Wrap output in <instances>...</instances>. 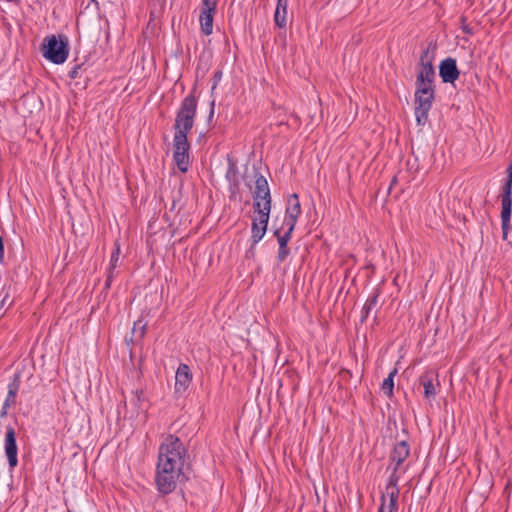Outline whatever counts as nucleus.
Masks as SVG:
<instances>
[{
  "instance_id": "obj_1",
  "label": "nucleus",
  "mask_w": 512,
  "mask_h": 512,
  "mask_svg": "<svg viewBox=\"0 0 512 512\" xmlns=\"http://www.w3.org/2000/svg\"><path fill=\"white\" fill-rule=\"evenodd\" d=\"M194 119L176 113L174 122L173 160L177 168L185 173L189 168L190 144L188 134L194 126Z\"/></svg>"
},
{
  "instance_id": "obj_2",
  "label": "nucleus",
  "mask_w": 512,
  "mask_h": 512,
  "mask_svg": "<svg viewBox=\"0 0 512 512\" xmlns=\"http://www.w3.org/2000/svg\"><path fill=\"white\" fill-rule=\"evenodd\" d=\"M43 57L54 64H63L69 56V40L64 34L48 35L40 48Z\"/></svg>"
},
{
  "instance_id": "obj_3",
  "label": "nucleus",
  "mask_w": 512,
  "mask_h": 512,
  "mask_svg": "<svg viewBox=\"0 0 512 512\" xmlns=\"http://www.w3.org/2000/svg\"><path fill=\"white\" fill-rule=\"evenodd\" d=\"M434 85L416 86L415 117L417 125L424 126L428 121V113L434 100Z\"/></svg>"
},
{
  "instance_id": "obj_4",
  "label": "nucleus",
  "mask_w": 512,
  "mask_h": 512,
  "mask_svg": "<svg viewBox=\"0 0 512 512\" xmlns=\"http://www.w3.org/2000/svg\"><path fill=\"white\" fill-rule=\"evenodd\" d=\"M186 448L179 437L169 434L159 447L158 457L185 462Z\"/></svg>"
},
{
  "instance_id": "obj_5",
  "label": "nucleus",
  "mask_w": 512,
  "mask_h": 512,
  "mask_svg": "<svg viewBox=\"0 0 512 512\" xmlns=\"http://www.w3.org/2000/svg\"><path fill=\"white\" fill-rule=\"evenodd\" d=\"M432 46V43H429L428 48L423 51L421 57H420V65L422 66V69L417 74L416 77V86L421 85H433L435 80V68L432 64L434 59V52L430 55V47ZM436 45H433V51H435Z\"/></svg>"
},
{
  "instance_id": "obj_6",
  "label": "nucleus",
  "mask_w": 512,
  "mask_h": 512,
  "mask_svg": "<svg viewBox=\"0 0 512 512\" xmlns=\"http://www.w3.org/2000/svg\"><path fill=\"white\" fill-rule=\"evenodd\" d=\"M181 475L185 476L184 473L156 469L155 482L158 491L163 495L172 493L176 489L177 481Z\"/></svg>"
},
{
  "instance_id": "obj_7",
  "label": "nucleus",
  "mask_w": 512,
  "mask_h": 512,
  "mask_svg": "<svg viewBox=\"0 0 512 512\" xmlns=\"http://www.w3.org/2000/svg\"><path fill=\"white\" fill-rule=\"evenodd\" d=\"M217 3L213 0H202L201 13L199 16L201 31L209 36L213 32V19L216 13Z\"/></svg>"
},
{
  "instance_id": "obj_8",
  "label": "nucleus",
  "mask_w": 512,
  "mask_h": 512,
  "mask_svg": "<svg viewBox=\"0 0 512 512\" xmlns=\"http://www.w3.org/2000/svg\"><path fill=\"white\" fill-rule=\"evenodd\" d=\"M381 290L380 288H375L372 295L368 297L366 303L364 304L362 311L360 322L364 323L367 318L373 313V321L374 324H378V310L381 308L384 301H380Z\"/></svg>"
},
{
  "instance_id": "obj_9",
  "label": "nucleus",
  "mask_w": 512,
  "mask_h": 512,
  "mask_svg": "<svg viewBox=\"0 0 512 512\" xmlns=\"http://www.w3.org/2000/svg\"><path fill=\"white\" fill-rule=\"evenodd\" d=\"M284 229L283 225L276 227L274 225V231L273 235L277 238L279 249L277 254V261L279 263H282L286 260V258L290 254V248L288 247V243L291 239L293 229L287 228V230L284 232V234L281 233V231Z\"/></svg>"
},
{
  "instance_id": "obj_10",
  "label": "nucleus",
  "mask_w": 512,
  "mask_h": 512,
  "mask_svg": "<svg viewBox=\"0 0 512 512\" xmlns=\"http://www.w3.org/2000/svg\"><path fill=\"white\" fill-rule=\"evenodd\" d=\"M501 228L502 238H507L511 229L510 219L512 214V193L501 192Z\"/></svg>"
},
{
  "instance_id": "obj_11",
  "label": "nucleus",
  "mask_w": 512,
  "mask_h": 512,
  "mask_svg": "<svg viewBox=\"0 0 512 512\" xmlns=\"http://www.w3.org/2000/svg\"><path fill=\"white\" fill-rule=\"evenodd\" d=\"M192 382V373L187 364L181 363L175 374L174 392L178 396L183 395Z\"/></svg>"
},
{
  "instance_id": "obj_12",
  "label": "nucleus",
  "mask_w": 512,
  "mask_h": 512,
  "mask_svg": "<svg viewBox=\"0 0 512 512\" xmlns=\"http://www.w3.org/2000/svg\"><path fill=\"white\" fill-rule=\"evenodd\" d=\"M460 75V71L457 67L456 59L447 57L443 59L439 64V76L443 83L453 84Z\"/></svg>"
},
{
  "instance_id": "obj_13",
  "label": "nucleus",
  "mask_w": 512,
  "mask_h": 512,
  "mask_svg": "<svg viewBox=\"0 0 512 512\" xmlns=\"http://www.w3.org/2000/svg\"><path fill=\"white\" fill-rule=\"evenodd\" d=\"M17 453L18 448L15 429L12 426H7L5 434V454L10 468H15L18 464Z\"/></svg>"
},
{
  "instance_id": "obj_14",
  "label": "nucleus",
  "mask_w": 512,
  "mask_h": 512,
  "mask_svg": "<svg viewBox=\"0 0 512 512\" xmlns=\"http://www.w3.org/2000/svg\"><path fill=\"white\" fill-rule=\"evenodd\" d=\"M300 214L301 206L298 195L293 194L290 196L288 200V205L286 207V216L281 225H283V227H287L294 230L297 223V219Z\"/></svg>"
},
{
  "instance_id": "obj_15",
  "label": "nucleus",
  "mask_w": 512,
  "mask_h": 512,
  "mask_svg": "<svg viewBox=\"0 0 512 512\" xmlns=\"http://www.w3.org/2000/svg\"><path fill=\"white\" fill-rule=\"evenodd\" d=\"M253 203L263 201V204H271V194L267 179L260 173L255 174V190L253 192Z\"/></svg>"
},
{
  "instance_id": "obj_16",
  "label": "nucleus",
  "mask_w": 512,
  "mask_h": 512,
  "mask_svg": "<svg viewBox=\"0 0 512 512\" xmlns=\"http://www.w3.org/2000/svg\"><path fill=\"white\" fill-rule=\"evenodd\" d=\"M438 375L434 371H426L419 377V384L424 388V399L431 402L437 395V387L440 386L439 382L435 385L434 378Z\"/></svg>"
},
{
  "instance_id": "obj_17",
  "label": "nucleus",
  "mask_w": 512,
  "mask_h": 512,
  "mask_svg": "<svg viewBox=\"0 0 512 512\" xmlns=\"http://www.w3.org/2000/svg\"><path fill=\"white\" fill-rule=\"evenodd\" d=\"M409 455L410 446L406 440L396 443L389 455L391 464L388 466V469H390L392 465L395 466V468H400Z\"/></svg>"
},
{
  "instance_id": "obj_18",
  "label": "nucleus",
  "mask_w": 512,
  "mask_h": 512,
  "mask_svg": "<svg viewBox=\"0 0 512 512\" xmlns=\"http://www.w3.org/2000/svg\"><path fill=\"white\" fill-rule=\"evenodd\" d=\"M196 89V85H194L190 93L182 100L180 107L176 113L183 116L185 115L195 120L198 105Z\"/></svg>"
},
{
  "instance_id": "obj_19",
  "label": "nucleus",
  "mask_w": 512,
  "mask_h": 512,
  "mask_svg": "<svg viewBox=\"0 0 512 512\" xmlns=\"http://www.w3.org/2000/svg\"><path fill=\"white\" fill-rule=\"evenodd\" d=\"M253 212L256 214L252 221H259L260 224L269 223L271 204L253 203Z\"/></svg>"
},
{
  "instance_id": "obj_20",
  "label": "nucleus",
  "mask_w": 512,
  "mask_h": 512,
  "mask_svg": "<svg viewBox=\"0 0 512 512\" xmlns=\"http://www.w3.org/2000/svg\"><path fill=\"white\" fill-rule=\"evenodd\" d=\"M20 388V374H14L11 382L8 385V393L3 404L6 406H14L16 404V396Z\"/></svg>"
},
{
  "instance_id": "obj_21",
  "label": "nucleus",
  "mask_w": 512,
  "mask_h": 512,
  "mask_svg": "<svg viewBox=\"0 0 512 512\" xmlns=\"http://www.w3.org/2000/svg\"><path fill=\"white\" fill-rule=\"evenodd\" d=\"M399 495L392 493H383L378 512H395L397 510V500Z\"/></svg>"
},
{
  "instance_id": "obj_22",
  "label": "nucleus",
  "mask_w": 512,
  "mask_h": 512,
  "mask_svg": "<svg viewBox=\"0 0 512 512\" xmlns=\"http://www.w3.org/2000/svg\"><path fill=\"white\" fill-rule=\"evenodd\" d=\"M183 466H184L183 461H177V460H171L170 458L158 457L156 469L184 473Z\"/></svg>"
},
{
  "instance_id": "obj_23",
  "label": "nucleus",
  "mask_w": 512,
  "mask_h": 512,
  "mask_svg": "<svg viewBox=\"0 0 512 512\" xmlns=\"http://www.w3.org/2000/svg\"><path fill=\"white\" fill-rule=\"evenodd\" d=\"M288 0H278L275 13L274 22L279 28L286 26V14H287Z\"/></svg>"
},
{
  "instance_id": "obj_24",
  "label": "nucleus",
  "mask_w": 512,
  "mask_h": 512,
  "mask_svg": "<svg viewBox=\"0 0 512 512\" xmlns=\"http://www.w3.org/2000/svg\"><path fill=\"white\" fill-rule=\"evenodd\" d=\"M267 222L260 224L259 221H252L251 224V241L252 245L259 243L267 231Z\"/></svg>"
},
{
  "instance_id": "obj_25",
  "label": "nucleus",
  "mask_w": 512,
  "mask_h": 512,
  "mask_svg": "<svg viewBox=\"0 0 512 512\" xmlns=\"http://www.w3.org/2000/svg\"><path fill=\"white\" fill-rule=\"evenodd\" d=\"M392 468V472L388 478V483L386 485V488H385V492L384 493H392L393 494H398L399 495V488H398V482H399V475H398V470L399 468H395V466H391Z\"/></svg>"
},
{
  "instance_id": "obj_26",
  "label": "nucleus",
  "mask_w": 512,
  "mask_h": 512,
  "mask_svg": "<svg viewBox=\"0 0 512 512\" xmlns=\"http://www.w3.org/2000/svg\"><path fill=\"white\" fill-rule=\"evenodd\" d=\"M397 374V369L394 368L389 374L388 377L384 379L381 390L388 397L391 398L393 396L394 389V377Z\"/></svg>"
},
{
  "instance_id": "obj_27",
  "label": "nucleus",
  "mask_w": 512,
  "mask_h": 512,
  "mask_svg": "<svg viewBox=\"0 0 512 512\" xmlns=\"http://www.w3.org/2000/svg\"><path fill=\"white\" fill-rule=\"evenodd\" d=\"M119 255H120V246L118 243H116L115 248L111 253L108 271L114 272L115 268L117 267V263L119 261Z\"/></svg>"
},
{
  "instance_id": "obj_28",
  "label": "nucleus",
  "mask_w": 512,
  "mask_h": 512,
  "mask_svg": "<svg viewBox=\"0 0 512 512\" xmlns=\"http://www.w3.org/2000/svg\"><path fill=\"white\" fill-rule=\"evenodd\" d=\"M502 192L512 193V162L507 167V178L502 187Z\"/></svg>"
},
{
  "instance_id": "obj_29",
  "label": "nucleus",
  "mask_w": 512,
  "mask_h": 512,
  "mask_svg": "<svg viewBox=\"0 0 512 512\" xmlns=\"http://www.w3.org/2000/svg\"><path fill=\"white\" fill-rule=\"evenodd\" d=\"M132 394V398H131V402L138 408V409H143L142 408V396H143V391L142 390H136V391H132L131 392Z\"/></svg>"
},
{
  "instance_id": "obj_30",
  "label": "nucleus",
  "mask_w": 512,
  "mask_h": 512,
  "mask_svg": "<svg viewBox=\"0 0 512 512\" xmlns=\"http://www.w3.org/2000/svg\"><path fill=\"white\" fill-rule=\"evenodd\" d=\"M137 329H139V337L143 338L145 335L146 324H141V321L135 322L133 326V333H136Z\"/></svg>"
},
{
  "instance_id": "obj_31",
  "label": "nucleus",
  "mask_w": 512,
  "mask_h": 512,
  "mask_svg": "<svg viewBox=\"0 0 512 512\" xmlns=\"http://www.w3.org/2000/svg\"><path fill=\"white\" fill-rule=\"evenodd\" d=\"M113 278H114V272L108 271L107 277H106V280H105V285H104V290L105 291L110 289L111 283L113 281Z\"/></svg>"
},
{
  "instance_id": "obj_32",
  "label": "nucleus",
  "mask_w": 512,
  "mask_h": 512,
  "mask_svg": "<svg viewBox=\"0 0 512 512\" xmlns=\"http://www.w3.org/2000/svg\"><path fill=\"white\" fill-rule=\"evenodd\" d=\"M82 65L79 64V65H76L74 66L70 71H69V77L71 79H76L79 75V70L81 69Z\"/></svg>"
},
{
  "instance_id": "obj_33",
  "label": "nucleus",
  "mask_w": 512,
  "mask_h": 512,
  "mask_svg": "<svg viewBox=\"0 0 512 512\" xmlns=\"http://www.w3.org/2000/svg\"><path fill=\"white\" fill-rule=\"evenodd\" d=\"M222 78V71L221 70H217L215 71L214 75H213V86H212V90H214L218 84V82L221 80Z\"/></svg>"
},
{
  "instance_id": "obj_34",
  "label": "nucleus",
  "mask_w": 512,
  "mask_h": 512,
  "mask_svg": "<svg viewBox=\"0 0 512 512\" xmlns=\"http://www.w3.org/2000/svg\"><path fill=\"white\" fill-rule=\"evenodd\" d=\"M228 160H229V166H228V170H227V174H226L227 178H229L230 173H235V170H236V164L231 159H228Z\"/></svg>"
},
{
  "instance_id": "obj_35",
  "label": "nucleus",
  "mask_w": 512,
  "mask_h": 512,
  "mask_svg": "<svg viewBox=\"0 0 512 512\" xmlns=\"http://www.w3.org/2000/svg\"><path fill=\"white\" fill-rule=\"evenodd\" d=\"M214 111H215V101L212 100L210 103V111H209L208 121L212 120V118L214 116Z\"/></svg>"
},
{
  "instance_id": "obj_36",
  "label": "nucleus",
  "mask_w": 512,
  "mask_h": 512,
  "mask_svg": "<svg viewBox=\"0 0 512 512\" xmlns=\"http://www.w3.org/2000/svg\"><path fill=\"white\" fill-rule=\"evenodd\" d=\"M4 260V242L3 238L0 236V263Z\"/></svg>"
},
{
  "instance_id": "obj_37",
  "label": "nucleus",
  "mask_w": 512,
  "mask_h": 512,
  "mask_svg": "<svg viewBox=\"0 0 512 512\" xmlns=\"http://www.w3.org/2000/svg\"><path fill=\"white\" fill-rule=\"evenodd\" d=\"M9 408L10 406H6L5 404H3L2 409L0 411V418H5L8 415Z\"/></svg>"
},
{
  "instance_id": "obj_38",
  "label": "nucleus",
  "mask_w": 512,
  "mask_h": 512,
  "mask_svg": "<svg viewBox=\"0 0 512 512\" xmlns=\"http://www.w3.org/2000/svg\"><path fill=\"white\" fill-rule=\"evenodd\" d=\"M464 32L470 33V30L468 28H464Z\"/></svg>"
},
{
  "instance_id": "obj_39",
  "label": "nucleus",
  "mask_w": 512,
  "mask_h": 512,
  "mask_svg": "<svg viewBox=\"0 0 512 512\" xmlns=\"http://www.w3.org/2000/svg\"><path fill=\"white\" fill-rule=\"evenodd\" d=\"M395 181H396V177L393 178L391 184H395Z\"/></svg>"
}]
</instances>
